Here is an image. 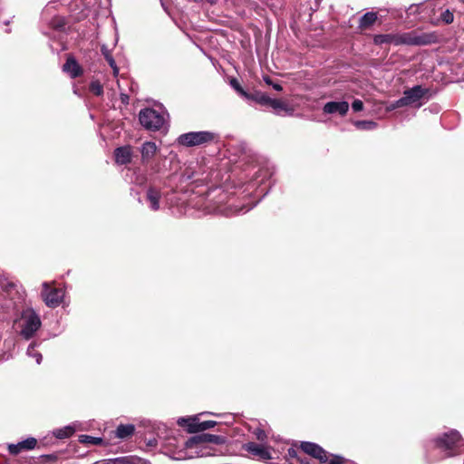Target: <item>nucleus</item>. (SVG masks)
<instances>
[{
  "instance_id": "12",
  "label": "nucleus",
  "mask_w": 464,
  "mask_h": 464,
  "mask_svg": "<svg viewBox=\"0 0 464 464\" xmlns=\"http://www.w3.org/2000/svg\"><path fill=\"white\" fill-rule=\"evenodd\" d=\"M37 445L36 439L29 437L16 444H9L8 451L11 455H18L23 450H32Z\"/></svg>"
},
{
  "instance_id": "24",
  "label": "nucleus",
  "mask_w": 464,
  "mask_h": 464,
  "mask_svg": "<svg viewBox=\"0 0 464 464\" xmlns=\"http://www.w3.org/2000/svg\"><path fill=\"white\" fill-rule=\"evenodd\" d=\"M102 53L104 55L105 59L108 62V63L110 64V66L111 67V69L113 71V75L116 77L119 73V68L116 64L115 60L111 55L109 50L105 46H102Z\"/></svg>"
},
{
  "instance_id": "36",
  "label": "nucleus",
  "mask_w": 464,
  "mask_h": 464,
  "mask_svg": "<svg viewBox=\"0 0 464 464\" xmlns=\"http://www.w3.org/2000/svg\"><path fill=\"white\" fill-rule=\"evenodd\" d=\"M418 10H419V5H412L409 7L408 13H409V14H412L417 13Z\"/></svg>"
},
{
  "instance_id": "11",
  "label": "nucleus",
  "mask_w": 464,
  "mask_h": 464,
  "mask_svg": "<svg viewBox=\"0 0 464 464\" xmlns=\"http://www.w3.org/2000/svg\"><path fill=\"white\" fill-rule=\"evenodd\" d=\"M349 110V103L345 101L342 102H329L323 107L324 114H339L344 116Z\"/></svg>"
},
{
  "instance_id": "19",
  "label": "nucleus",
  "mask_w": 464,
  "mask_h": 464,
  "mask_svg": "<svg viewBox=\"0 0 464 464\" xmlns=\"http://www.w3.org/2000/svg\"><path fill=\"white\" fill-rule=\"evenodd\" d=\"M245 99L251 100L257 102L258 104L267 106L270 97L262 92L255 91L252 93L246 92Z\"/></svg>"
},
{
  "instance_id": "26",
  "label": "nucleus",
  "mask_w": 464,
  "mask_h": 464,
  "mask_svg": "<svg viewBox=\"0 0 464 464\" xmlns=\"http://www.w3.org/2000/svg\"><path fill=\"white\" fill-rule=\"evenodd\" d=\"M79 441L84 444L100 445L102 442V438L92 437L89 435L79 436Z\"/></svg>"
},
{
  "instance_id": "25",
  "label": "nucleus",
  "mask_w": 464,
  "mask_h": 464,
  "mask_svg": "<svg viewBox=\"0 0 464 464\" xmlns=\"http://www.w3.org/2000/svg\"><path fill=\"white\" fill-rule=\"evenodd\" d=\"M36 346H38V343L36 342L31 343L27 348L26 354L29 357L34 358L36 361V363L40 364L42 362L43 356L39 352L35 351Z\"/></svg>"
},
{
  "instance_id": "15",
  "label": "nucleus",
  "mask_w": 464,
  "mask_h": 464,
  "mask_svg": "<svg viewBox=\"0 0 464 464\" xmlns=\"http://www.w3.org/2000/svg\"><path fill=\"white\" fill-rule=\"evenodd\" d=\"M114 155L118 164L125 165L131 160L130 147H120L115 150Z\"/></svg>"
},
{
  "instance_id": "5",
  "label": "nucleus",
  "mask_w": 464,
  "mask_h": 464,
  "mask_svg": "<svg viewBox=\"0 0 464 464\" xmlns=\"http://www.w3.org/2000/svg\"><path fill=\"white\" fill-rule=\"evenodd\" d=\"M166 113L159 112L156 110L146 108L140 111L139 120L140 124L147 130H160L166 122Z\"/></svg>"
},
{
  "instance_id": "20",
  "label": "nucleus",
  "mask_w": 464,
  "mask_h": 464,
  "mask_svg": "<svg viewBox=\"0 0 464 464\" xmlns=\"http://www.w3.org/2000/svg\"><path fill=\"white\" fill-rule=\"evenodd\" d=\"M246 450L255 456L266 458L268 456V452L266 448L260 444L255 442H249L246 445Z\"/></svg>"
},
{
  "instance_id": "7",
  "label": "nucleus",
  "mask_w": 464,
  "mask_h": 464,
  "mask_svg": "<svg viewBox=\"0 0 464 464\" xmlns=\"http://www.w3.org/2000/svg\"><path fill=\"white\" fill-rule=\"evenodd\" d=\"M64 296V291L61 288L52 287L50 283L43 284L42 297L45 304L54 308L60 305Z\"/></svg>"
},
{
  "instance_id": "33",
  "label": "nucleus",
  "mask_w": 464,
  "mask_h": 464,
  "mask_svg": "<svg viewBox=\"0 0 464 464\" xmlns=\"http://www.w3.org/2000/svg\"><path fill=\"white\" fill-rule=\"evenodd\" d=\"M352 109L354 111H361L363 109V103L361 100H354L352 103Z\"/></svg>"
},
{
  "instance_id": "10",
  "label": "nucleus",
  "mask_w": 464,
  "mask_h": 464,
  "mask_svg": "<svg viewBox=\"0 0 464 464\" xmlns=\"http://www.w3.org/2000/svg\"><path fill=\"white\" fill-rule=\"evenodd\" d=\"M301 449L304 453L318 459L321 462H325L328 459L327 452L315 443L307 441L302 442Z\"/></svg>"
},
{
  "instance_id": "41",
  "label": "nucleus",
  "mask_w": 464,
  "mask_h": 464,
  "mask_svg": "<svg viewBox=\"0 0 464 464\" xmlns=\"http://www.w3.org/2000/svg\"><path fill=\"white\" fill-rule=\"evenodd\" d=\"M288 453H289V455H290V456H293L294 454H295V450H293V449H290V450H288Z\"/></svg>"
},
{
  "instance_id": "35",
  "label": "nucleus",
  "mask_w": 464,
  "mask_h": 464,
  "mask_svg": "<svg viewBox=\"0 0 464 464\" xmlns=\"http://www.w3.org/2000/svg\"><path fill=\"white\" fill-rule=\"evenodd\" d=\"M343 463V458L339 456H335L334 459H332L328 464H342Z\"/></svg>"
},
{
  "instance_id": "3",
  "label": "nucleus",
  "mask_w": 464,
  "mask_h": 464,
  "mask_svg": "<svg viewBox=\"0 0 464 464\" xmlns=\"http://www.w3.org/2000/svg\"><path fill=\"white\" fill-rule=\"evenodd\" d=\"M430 90L421 85H415L412 88L407 89L403 92L402 101L406 106L420 108L429 100Z\"/></svg>"
},
{
  "instance_id": "8",
  "label": "nucleus",
  "mask_w": 464,
  "mask_h": 464,
  "mask_svg": "<svg viewBox=\"0 0 464 464\" xmlns=\"http://www.w3.org/2000/svg\"><path fill=\"white\" fill-rule=\"evenodd\" d=\"M162 197L161 188L155 184H150L146 190V202L152 211H158L160 208V199Z\"/></svg>"
},
{
  "instance_id": "37",
  "label": "nucleus",
  "mask_w": 464,
  "mask_h": 464,
  "mask_svg": "<svg viewBox=\"0 0 464 464\" xmlns=\"http://www.w3.org/2000/svg\"><path fill=\"white\" fill-rule=\"evenodd\" d=\"M253 207H254V205L249 206V207H242L240 208H237L236 212H237V213H246L249 209H251Z\"/></svg>"
},
{
  "instance_id": "32",
  "label": "nucleus",
  "mask_w": 464,
  "mask_h": 464,
  "mask_svg": "<svg viewBox=\"0 0 464 464\" xmlns=\"http://www.w3.org/2000/svg\"><path fill=\"white\" fill-rule=\"evenodd\" d=\"M401 101H402V98H400L399 100L391 102L387 106V110L388 111H393V110H396V109L401 108V107H405L404 103H401Z\"/></svg>"
},
{
  "instance_id": "2",
  "label": "nucleus",
  "mask_w": 464,
  "mask_h": 464,
  "mask_svg": "<svg viewBox=\"0 0 464 464\" xmlns=\"http://www.w3.org/2000/svg\"><path fill=\"white\" fill-rule=\"evenodd\" d=\"M435 445L446 452L447 456L459 454L464 450V442L459 431L452 430L435 440Z\"/></svg>"
},
{
  "instance_id": "31",
  "label": "nucleus",
  "mask_w": 464,
  "mask_h": 464,
  "mask_svg": "<svg viewBox=\"0 0 464 464\" xmlns=\"http://www.w3.org/2000/svg\"><path fill=\"white\" fill-rule=\"evenodd\" d=\"M230 85L241 95L245 98L246 96V92L240 86L239 82L237 79H232L230 81Z\"/></svg>"
},
{
  "instance_id": "30",
  "label": "nucleus",
  "mask_w": 464,
  "mask_h": 464,
  "mask_svg": "<svg viewBox=\"0 0 464 464\" xmlns=\"http://www.w3.org/2000/svg\"><path fill=\"white\" fill-rule=\"evenodd\" d=\"M216 425H217V422L215 420H205V421L198 420V432L211 429V428L215 427Z\"/></svg>"
},
{
  "instance_id": "29",
  "label": "nucleus",
  "mask_w": 464,
  "mask_h": 464,
  "mask_svg": "<svg viewBox=\"0 0 464 464\" xmlns=\"http://www.w3.org/2000/svg\"><path fill=\"white\" fill-rule=\"evenodd\" d=\"M440 19L442 22H444L445 24H450L453 22L454 20V14L453 13L449 10V9H446L445 11H443L440 14Z\"/></svg>"
},
{
  "instance_id": "13",
  "label": "nucleus",
  "mask_w": 464,
  "mask_h": 464,
  "mask_svg": "<svg viewBox=\"0 0 464 464\" xmlns=\"http://www.w3.org/2000/svg\"><path fill=\"white\" fill-rule=\"evenodd\" d=\"M198 415L179 418L177 423L181 427H186L188 433L198 432Z\"/></svg>"
},
{
  "instance_id": "21",
  "label": "nucleus",
  "mask_w": 464,
  "mask_h": 464,
  "mask_svg": "<svg viewBox=\"0 0 464 464\" xmlns=\"http://www.w3.org/2000/svg\"><path fill=\"white\" fill-rule=\"evenodd\" d=\"M135 430V427L132 424H121L117 427L115 434L119 439H127L130 437Z\"/></svg>"
},
{
  "instance_id": "18",
  "label": "nucleus",
  "mask_w": 464,
  "mask_h": 464,
  "mask_svg": "<svg viewBox=\"0 0 464 464\" xmlns=\"http://www.w3.org/2000/svg\"><path fill=\"white\" fill-rule=\"evenodd\" d=\"M157 146L154 142L147 141L141 148V158L143 161L150 160L156 153Z\"/></svg>"
},
{
  "instance_id": "27",
  "label": "nucleus",
  "mask_w": 464,
  "mask_h": 464,
  "mask_svg": "<svg viewBox=\"0 0 464 464\" xmlns=\"http://www.w3.org/2000/svg\"><path fill=\"white\" fill-rule=\"evenodd\" d=\"M355 126L359 129L371 130L376 127V123L372 121H358L355 122Z\"/></svg>"
},
{
  "instance_id": "16",
  "label": "nucleus",
  "mask_w": 464,
  "mask_h": 464,
  "mask_svg": "<svg viewBox=\"0 0 464 464\" xmlns=\"http://www.w3.org/2000/svg\"><path fill=\"white\" fill-rule=\"evenodd\" d=\"M63 71L67 72L72 78H76L81 75L82 69L78 63L73 58H68L63 67Z\"/></svg>"
},
{
  "instance_id": "9",
  "label": "nucleus",
  "mask_w": 464,
  "mask_h": 464,
  "mask_svg": "<svg viewBox=\"0 0 464 464\" xmlns=\"http://www.w3.org/2000/svg\"><path fill=\"white\" fill-rule=\"evenodd\" d=\"M226 442V438L219 435L203 433L190 438L187 441L188 447H192L195 444H205V443H212L216 445H221Z\"/></svg>"
},
{
  "instance_id": "14",
  "label": "nucleus",
  "mask_w": 464,
  "mask_h": 464,
  "mask_svg": "<svg viewBox=\"0 0 464 464\" xmlns=\"http://www.w3.org/2000/svg\"><path fill=\"white\" fill-rule=\"evenodd\" d=\"M267 106H270L276 114L281 115L284 112L286 115H292L294 112V109L291 108L286 102L277 100V99H269Z\"/></svg>"
},
{
  "instance_id": "1",
  "label": "nucleus",
  "mask_w": 464,
  "mask_h": 464,
  "mask_svg": "<svg viewBox=\"0 0 464 464\" xmlns=\"http://www.w3.org/2000/svg\"><path fill=\"white\" fill-rule=\"evenodd\" d=\"M373 42L375 44H394L396 45L399 44H410V45H426L430 44V36L426 34L421 35H411L410 34H376L373 38Z\"/></svg>"
},
{
  "instance_id": "40",
  "label": "nucleus",
  "mask_w": 464,
  "mask_h": 464,
  "mask_svg": "<svg viewBox=\"0 0 464 464\" xmlns=\"http://www.w3.org/2000/svg\"><path fill=\"white\" fill-rule=\"evenodd\" d=\"M265 82H266L267 84H269V85H272V83H273L269 77H266V78H265Z\"/></svg>"
},
{
  "instance_id": "17",
  "label": "nucleus",
  "mask_w": 464,
  "mask_h": 464,
  "mask_svg": "<svg viewBox=\"0 0 464 464\" xmlns=\"http://www.w3.org/2000/svg\"><path fill=\"white\" fill-rule=\"evenodd\" d=\"M106 464H150V462L138 457H124L109 459Z\"/></svg>"
},
{
  "instance_id": "38",
  "label": "nucleus",
  "mask_w": 464,
  "mask_h": 464,
  "mask_svg": "<svg viewBox=\"0 0 464 464\" xmlns=\"http://www.w3.org/2000/svg\"><path fill=\"white\" fill-rule=\"evenodd\" d=\"M43 458L48 459V460H51V461H54L57 459V457L55 455H53V454H50V455H44Z\"/></svg>"
},
{
  "instance_id": "4",
  "label": "nucleus",
  "mask_w": 464,
  "mask_h": 464,
  "mask_svg": "<svg viewBox=\"0 0 464 464\" xmlns=\"http://www.w3.org/2000/svg\"><path fill=\"white\" fill-rule=\"evenodd\" d=\"M41 324L40 317L34 310H24L21 316L20 334L25 340H29L39 330Z\"/></svg>"
},
{
  "instance_id": "23",
  "label": "nucleus",
  "mask_w": 464,
  "mask_h": 464,
  "mask_svg": "<svg viewBox=\"0 0 464 464\" xmlns=\"http://www.w3.org/2000/svg\"><path fill=\"white\" fill-rule=\"evenodd\" d=\"M377 20V14L374 12H368L364 14L360 19V27L367 28Z\"/></svg>"
},
{
  "instance_id": "39",
  "label": "nucleus",
  "mask_w": 464,
  "mask_h": 464,
  "mask_svg": "<svg viewBox=\"0 0 464 464\" xmlns=\"http://www.w3.org/2000/svg\"><path fill=\"white\" fill-rule=\"evenodd\" d=\"M272 86H273V88H274L276 91L280 92V91H282V90H283L282 86H281L280 84H278V83H272Z\"/></svg>"
},
{
  "instance_id": "22",
  "label": "nucleus",
  "mask_w": 464,
  "mask_h": 464,
  "mask_svg": "<svg viewBox=\"0 0 464 464\" xmlns=\"http://www.w3.org/2000/svg\"><path fill=\"white\" fill-rule=\"evenodd\" d=\"M75 431L74 425H67L63 428L55 429L53 434L57 439H67L71 437Z\"/></svg>"
},
{
  "instance_id": "34",
  "label": "nucleus",
  "mask_w": 464,
  "mask_h": 464,
  "mask_svg": "<svg viewBox=\"0 0 464 464\" xmlns=\"http://www.w3.org/2000/svg\"><path fill=\"white\" fill-rule=\"evenodd\" d=\"M256 435L259 440H264L266 437L265 431L262 430H257Z\"/></svg>"
},
{
  "instance_id": "6",
  "label": "nucleus",
  "mask_w": 464,
  "mask_h": 464,
  "mask_svg": "<svg viewBox=\"0 0 464 464\" xmlns=\"http://www.w3.org/2000/svg\"><path fill=\"white\" fill-rule=\"evenodd\" d=\"M215 133L211 131H190L181 134L178 138L179 144L185 147H194L211 142L215 139Z\"/></svg>"
},
{
  "instance_id": "28",
  "label": "nucleus",
  "mask_w": 464,
  "mask_h": 464,
  "mask_svg": "<svg viewBox=\"0 0 464 464\" xmlns=\"http://www.w3.org/2000/svg\"><path fill=\"white\" fill-rule=\"evenodd\" d=\"M90 90L93 94H95L97 96L102 95L103 92V88H102V84L97 81H93L91 82Z\"/></svg>"
}]
</instances>
